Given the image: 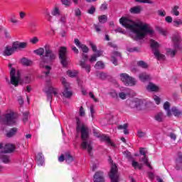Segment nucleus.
I'll return each mask as SVG.
<instances>
[{
  "label": "nucleus",
  "mask_w": 182,
  "mask_h": 182,
  "mask_svg": "<svg viewBox=\"0 0 182 182\" xmlns=\"http://www.w3.org/2000/svg\"><path fill=\"white\" fill-rule=\"evenodd\" d=\"M119 23L130 31L131 38L135 39V41L144 39L147 35H149V36L154 35V31L150 25L140 21L134 22L129 18L122 17L119 19Z\"/></svg>",
  "instance_id": "nucleus-1"
},
{
  "label": "nucleus",
  "mask_w": 182,
  "mask_h": 182,
  "mask_svg": "<svg viewBox=\"0 0 182 182\" xmlns=\"http://www.w3.org/2000/svg\"><path fill=\"white\" fill-rule=\"evenodd\" d=\"M36 55L40 56V60L38 61L39 66L42 69H44V74L46 76H49L50 70H52V67L50 65L53 63L58 56V52L52 50V48L49 44H47L43 48H40L34 50Z\"/></svg>",
  "instance_id": "nucleus-2"
},
{
  "label": "nucleus",
  "mask_w": 182,
  "mask_h": 182,
  "mask_svg": "<svg viewBox=\"0 0 182 182\" xmlns=\"http://www.w3.org/2000/svg\"><path fill=\"white\" fill-rule=\"evenodd\" d=\"M76 130L77 133H81V139L82 141L81 143V147L82 150H87L89 154H91L93 148L92 147V141L89 139V133H90V131L87 126L82 124L79 118H76Z\"/></svg>",
  "instance_id": "nucleus-3"
},
{
  "label": "nucleus",
  "mask_w": 182,
  "mask_h": 182,
  "mask_svg": "<svg viewBox=\"0 0 182 182\" xmlns=\"http://www.w3.org/2000/svg\"><path fill=\"white\" fill-rule=\"evenodd\" d=\"M172 43L173 45V48H175V50H173L171 48H168L166 53L167 55H170V56H176V53L177 50H181V46H180V43H181V35H180L179 33H175L172 36Z\"/></svg>",
  "instance_id": "nucleus-4"
},
{
  "label": "nucleus",
  "mask_w": 182,
  "mask_h": 182,
  "mask_svg": "<svg viewBox=\"0 0 182 182\" xmlns=\"http://www.w3.org/2000/svg\"><path fill=\"white\" fill-rule=\"evenodd\" d=\"M150 44L153 50V53L154 56L156 58V59H158V60H164V59H166V55H164V54L160 53V51H159V48H160V44H159L157 41L153 39L150 41Z\"/></svg>",
  "instance_id": "nucleus-5"
},
{
  "label": "nucleus",
  "mask_w": 182,
  "mask_h": 182,
  "mask_svg": "<svg viewBox=\"0 0 182 182\" xmlns=\"http://www.w3.org/2000/svg\"><path fill=\"white\" fill-rule=\"evenodd\" d=\"M61 83L64 87V90L62 92L61 96L63 97H65L66 99H70L73 95V92L70 90V84L67 82L66 78L62 77L61 78Z\"/></svg>",
  "instance_id": "nucleus-6"
},
{
  "label": "nucleus",
  "mask_w": 182,
  "mask_h": 182,
  "mask_svg": "<svg viewBox=\"0 0 182 182\" xmlns=\"http://www.w3.org/2000/svg\"><path fill=\"white\" fill-rule=\"evenodd\" d=\"M47 90V99L50 102V105L52 103V93L55 97H59V94L58 93V89L53 87L52 82L48 81L46 83Z\"/></svg>",
  "instance_id": "nucleus-7"
},
{
  "label": "nucleus",
  "mask_w": 182,
  "mask_h": 182,
  "mask_svg": "<svg viewBox=\"0 0 182 182\" xmlns=\"http://www.w3.org/2000/svg\"><path fill=\"white\" fill-rule=\"evenodd\" d=\"M68 49L66 48V47L60 48L59 59L63 68H66L68 66V63H69V59L68 58V55H66Z\"/></svg>",
  "instance_id": "nucleus-8"
},
{
  "label": "nucleus",
  "mask_w": 182,
  "mask_h": 182,
  "mask_svg": "<svg viewBox=\"0 0 182 182\" xmlns=\"http://www.w3.org/2000/svg\"><path fill=\"white\" fill-rule=\"evenodd\" d=\"M120 79L122 82H123V83L125 85V86H134L136 82V79L130 77L126 73H121Z\"/></svg>",
  "instance_id": "nucleus-9"
},
{
  "label": "nucleus",
  "mask_w": 182,
  "mask_h": 182,
  "mask_svg": "<svg viewBox=\"0 0 182 182\" xmlns=\"http://www.w3.org/2000/svg\"><path fill=\"white\" fill-rule=\"evenodd\" d=\"M93 132L95 137H98V139H100L101 141H105L107 144H108L109 146H111L112 149H114V147H116V145L113 142H112V140H110V138L108 136L99 134L96 132V131L95 130H93Z\"/></svg>",
  "instance_id": "nucleus-10"
},
{
  "label": "nucleus",
  "mask_w": 182,
  "mask_h": 182,
  "mask_svg": "<svg viewBox=\"0 0 182 182\" xmlns=\"http://www.w3.org/2000/svg\"><path fill=\"white\" fill-rule=\"evenodd\" d=\"M109 178L112 182H119V174H117V166L113 164L111 166Z\"/></svg>",
  "instance_id": "nucleus-11"
},
{
  "label": "nucleus",
  "mask_w": 182,
  "mask_h": 182,
  "mask_svg": "<svg viewBox=\"0 0 182 182\" xmlns=\"http://www.w3.org/2000/svg\"><path fill=\"white\" fill-rule=\"evenodd\" d=\"M10 76L11 84L14 85V86H18L19 84V73H18L16 75V70L15 68H11L10 71Z\"/></svg>",
  "instance_id": "nucleus-12"
},
{
  "label": "nucleus",
  "mask_w": 182,
  "mask_h": 182,
  "mask_svg": "<svg viewBox=\"0 0 182 182\" xmlns=\"http://www.w3.org/2000/svg\"><path fill=\"white\" fill-rule=\"evenodd\" d=\"M16 146L12 144H7L4 146V144H0V153H12L15 151Z\"/></svg>",
  "instance_id": "nucleus-13"
},
{
  "label": "nucleus",
  "mask_w": 182,
  "mask_h": 182,
  "mask_svg": "<svg viewBox=\"0 0 182 182\" xmlns=\"http://www.w3.org/2000/svg\"><path fill=\"white\" fill-rule=\"evenodd\" d=\"M82 60L80 61V66L82 68V69H85L87 73H90V65L86 64L85 63L87 60V55L82 54Z\"/></svg>",
  "instance_id": "nucleus-14"
},
{
  "label": "nucleus",
  "mask_w": 182,
  "mask_h": 182,
  "mask_svg": "<svg viewBox=\"0 0 182 182\" xmlns=\"http://www.w3.org/2000/svg\"><path fill=\"white\" fill-rule=\"evenodd\" d=\"M143 101L139 98H134L132 100H128L127 104L129 107L132 109H134V107H139V106H141Z\"/></svg>",
  "instance_id": "nucleus-15"
},
{
  "label": "nucleus",
  "mask_w": 182,
  "mask_h": 182,
  "mask_svg": "<svg viewBox=\"0 0 182 182\" xmlns=\"http://www.w3.org/2000/svg\"><path fill=\"white\" fill-rule=\"evenodd\" d=\"M74 43L76 45V46H77V48H80V49L82 50L84 53H87V52H89V48H87V46H86V45L85 44L80 43V41H79V39L75 38L74 40Z\"/></svg>",
  "instance_id": "nucleus-16"
},
{
  "label": "nucleus",
  "mask_w": 182,
  "mask_h": 182,
  "mask_svg": "<svg viewBox=\"0 0 182 182\" xmlns=\"http://www.w3.org/2000/svg\"><path fill=\"white\" fill-rule=\"evenodd\" d=\"M16 48L14 47V43L12 46H6L4 50V56H11L14 53V52H16Z\"/></svg>",
  "instance_id": "nucleus-17"
},
{
  "label": "nucleus",
  "mask_w": 182,
  "mask_h": 182,
  "mask_svg": "<svg viewBox=\"0 0 182 182\" xmlns=\"http://www.w3.org/2000/svg\"><path fill=\"white\" fill-rule=\"evenodd\" d=\"M121 57H122V55L120 54V53L117 51H114L111 56V60L113 65H114L115 66H117V59L120 58Z\"/></svg>",
  "instance_id": "nucleus-18"
},
{
  "label": "nucleus",
  "mask_w": 182,
  "mask_h": 182,
  "mask_svg": "<svg viewBox=\"0 0 182 182\" xmlns=\"http://www.w3.org/2000/svg\"><path fill=\"white\" fill-rule=\"evenodd\" d=\"M94 182H105L103 172L99 171L94 175Z\"/></svg>",
  "instance_id": "nucleus-19"
},
{
  "label": "nucleus",
  "mask_w": 182,
  "mask_h": 182,
  "mask_svg": "<svg viewBox=\"0 0 182 182\" xmlns=\"http://www.w3.org/2000/svg\"><path fill=\"white\" fill-rule=\"evenodd\" d=\"M36 160L38 166H43V164L45 163V158L43 157L42 153H38L36 154Z\"/></svg>",
  "instance_id": "nucleus-20"
},
{
  "label": "nucleus",
  "mask_w": 182,
  "mask_h": 182,
  "mask_svg": "<svg viewBox=\"0 0 182 182\" xmlns=\"http://www.w3.org/2000/svg\"><path fill=\"white\" fill-rule=\"evenodd\" d=\"M14 48L16 49H25L28 46V43L25 42H21V43H18V42H14Z\"/></svg>",
  "instance_id": "nucleus-21"
},
{
  "label": "nucleus",
  "mask_w": 182,
  "mask_h": 182,
  "mask_svg": "<svg viewBox=\"0 0 182 182\" xmlns=\"http://www.w3.org/2000/svg\"><path fill=\"white\" fill-rule=\"evenodd\" d=\"M171 113H172V114L176 117H180L182 114V110L176 107H173L171 109Z\"/></svg>",
  "instance_id": "nucleus-22"
},
{
  "label": "nucleus",
  "mask_w": 182,
  "mask_h": 182,
  "mask_svg": "<svg viewBox=\"0 0 182 182\" xmlns=\"http://www.w3.org/2000/svg\"><path fill=\"white\" fill-rule=\"evenodd\" d=\"M0 160H1V161L5 164H8V163L11 161L9 156L4 152H0Z\"/></svg>",
  "instance_id": "nucleus-23"
},
{
  "label": "nucleus",
  "mask_w": 182,
  "mask_h": 182,
  "mask_svg": "<svg viewBox=\"0 0 182 182\" xmlns=\"http://www.w3.org/2000/svg\"><path fill=\"white\" fill-rule=\"evenodd\" d=\"M139 79L141 82H147L150 80V75L146 73H141L139 75Z\"/></svg>",
  "instance_id": "nucleus-24"
},
{
  "label": "nucleus",
  "mask_w": 182,
  "mask_h": 182,
  "mask_svg": "<svg viewBox=\"0 0 182 182\" xmlns=\"http://www.w3.org/2000/svg\"><path fill=\"white\" fill-rule=\"evenodd\" d=\"M146 90L149 92H159V86L153 84L152 82H149L146 87Z\"/></svg>",
  "instance_id": "nucleus-25"
},
{
  "label": "nucleus",
  "mask_w": 182,
  "mask_h": 182,
  "mask_svg": "<svg viewBox=\"0 0 182 182\" xmlns=\"http://www.w3.org/2000/svg\"><path fill=\"white\" fill-rule=\"evenodd\" d=\"M129 12L130 14H140V12H141V6H136L132 7L129 9Z\"/></svg>",
  "instance_id": "nucleus-26"
},
{
  "label": "nucleus",
  "mask_w": 182,
  "mask_h": 182,
  "mask_svg": "<svg viewBox=\"0 0 182 182\" xmlns=\"http://www.w3.org/2000/svg\"><path fill=\"white\" fill-rule=\"evenodd\" d=\"M51 15H53V16H60L62 12L59 9V7L55 6L51 11Z\"/></svg>",
  "instance_id": "nucleus-27"
},
{
  "label": "nucleus",
  "mask_w": 182,
  "mask_h": 182,
  "mask_svg": "<svg viewBox=\"0 0 182 182\" xmlns=\"http://www.w3.org/2000/svg\"><path fill=\"white\" fill-rule=\"evenodd\" d=\"M17 132H18V128H16V127L11 128L9 131L7 132L6 136L14 137V136L16 134Z\"/></svg>",
  "instance_id": "nucleus-28"
},
{
  "label": "nucleus",
  "mask_w": 182,
  "mask_h": 182,
  "mask_svg": "<svg viewBox=\"0 0 182 182\" xmlns=\"http://www.w3.org/2000/svg\"><path fill=\"white\" fill-rule=\"evenodd\" d=\"M129 127V124H124L122 125H119L117 127L118 130H124V133L125 134H129V130L127 128Z\"/></svg>",
  "instance_id": "nucleus-29"
},
{
  "label": "nucleus",
  "mask_w": 182,
  "mask_h": 182,
  "mask_svg": "<svg viewBox=\"0 0 182 182\" xmlns=\"http://www.w3.org/2000/svg\"><path fill=\"white\" fill-rule=\"evenodd\" d=\"M164 109L166 110L168 116H171V110H170V102H166L164 105Z\"/></svg>",
  "instance_id": "nucleus-30"
},
{
  "label": "nucleus",
  "mask_w": 182,
  "mask_h": 182,
  "mask_svg": "<svg viewBox=\"0 0 182 182\" xmlns=\"http://www.w3.org/2000/svg\"><path fill=\"white\" fill-rule=\"evenodd\" d=\"M127 92H119V97L120 99H122V100H124V99H126V96H127V95H129V92H130V89L129 88H125L124 90Z\"/></svg>",
  "instance_id": "nucleus-31"
},
{
  "label": "nucleus",
  "mask_w": 182,
  "mask_h": 182,
  "mask_svg": "<svg viewBox=\"0 0 182 182\" xmlns=\"http://www.w3.org/2000/svg\"><path fill=\"white\" fill-rule=\"evenodd\" d=\"M78 72L76 71V70H68L67 71V75L68 76H69L70 77H76V76H77L78 75Z\"/></svg>",
  "instance_id": "nucleus-32"
},
{
  "label": "nucleus",
  "mask_w": 182,
  "mask_h": 182,
  "mask_svg": "<svg viewBox=\"0 0 182 182\" xmlns=\"http://www.w3.org/2000/svg\"><path fill=\"white\" fill-rule=\"evenodd\" d=\"M65 161L68 164H70V163L73 161V157L70 156V154L69 152H67L65 154Z\"/></svg>",
  "instance_id": "nucleus-33"
},
{
  "label": "nucleus",
  "mask_w": 182,
  "mask_h": 182,
  "mask_svg": "<svg viewBox=\"0 0 182 182\" xmlns=\"http://www.w3.org/2000/svg\"><path fill=\"white\" fill-rule=\"evenodd\" d=\"M164 119V114L163 112H159L155 115V120L156 122H163V119Z\"/></svg>",
  "instance_id": "nucleus-34"
},
{
  "label": "nucleus",
  "mask_w": 182,
  "mask_h": 182,
  "mask_svg": "<svg viewBox=\"0 0 182 182\" xmlns=\"http://www.w3.org/2000/svg\"><path fill=\"white\" fill-rule=\"evenodd\" d=\"M132 167H134V168H139V170H141V168H143V164H139L136 161H132Z\"/></svg>",
  "instance_id": "nucleus-35"
},
{
  "label": "nucleus",
  "mask_w": 182,
  "mask_h": 182,
  "mask_svg": "<svg viewBox=\"0 0 182 182\" xmlns=\"http://www.w3.org/2000/svg\"><path fill=\"white\" fill-rule=\"evenodd\" d=\"M21 63L24 66H31V65H32V61H31L28 58H23L21 59Z\"/></svg>",
  "instance_id": "nucleus-36"
},
{
  "label": "nucleus",
  "mask_w": 182,
  "mask_h": 182,
  "mask_svg": "<svg viewBox=\"0 0 182 182\" xmlns=\"http://www.w3.org/2000/svg\"><path fill=\"white\" fill-rule=\"evenodd\" d=\"M98 19L100 23H105V22H107V16L106 15L100 16L98 17Z\"/></svg>",
  "instance_id": "nucleus-37"
},
{
  "label": "nucleus",
  "mask_w": 182,
  "mask_h": 182,
  "mask_svg": "<svg viewBox=\"0 0 182 182\" xmlns=\"http://www.w3.org/2000/svg\"><path fill=\"white\" fill-rule=\"evenodd\" d=\"M141 161H143V163H144V164H146L147 167H149L151 170V168H153V167H151V165H150V163H149V159H147V157L146 156H144Z\"/></svg>",
  "instance_id": "nucleus-38"
},
{
  "label": "nucleus",
  "mask_w": 182,
  "mask_h": 182,
  "mask_svg": "<svg viewBox=\"0 0 182 182\" xmlns=\"http://www.w3.org/2000/svg\"><path fill=\"white\" fill-rule=\"evenodd\" d=\"M95 69H103L105 64L102 61H98L95 65Z\"/></svg>",
  "instance_id": "nucleus-39"
},
{
  "label": "nucleus",
  "mask_w": 182,
  "mask_h": 182,
  "mask_svg": "<svg viewBox=\"0 0 182 182\" xmlns=\"http://www.w3.org/2000/svg\"><path fill=\"white\" fill-rule=\"evenodd\" d=\"M135 2H138L139 4H149L151 5L154 4L151 0H135Z\"/></svg>",
  "instance_id": "nucleus-40"
},
{
  "label": "nucleus",
  "mask_w": 182,
  "mask_h": 182,
  "mask_svg": "<svg viewBox=\"0 0 182 182\" xmlns=\"http://www.w3.org/2000/svg\"><path fill=\"white\" fill-rule=\"evenodd\" d=\"M9 21L11 23H18L19 22V21L16 19V16H15V14L11 15Z\"/></svg>",
  "instance_id": "nucleus-41"
},
{
  "label": "nucleus",
  "mask_w": 182,
  "mask_h": 182,
  "mask_svg": "<svg viewBox=\"0 0 182 182\" xmlns=\"http://www.w3.org/2000/svg\"><path fill=\"white\" fill-rule=\"evenodd\" d=\"M173 26H176V28H178L180 25H182V21L181 19L174 20L173 21Z\"/></svg>",
  "instance_id": "nucleus-42"
},
{
  "label": "nucleus",
  "mask_w": 182,
  "mask_h": 182,
  "mask_svg": "<svg viewBox=\"0 0 182 182\" xmlns=\"http://www.w3.org/2000/svg\"><path fill=\"white\" fill-rule=\"evenodd\" d=\"M137 65H138V66H139L140 68H143L144 69H146L148 66L147 63H146V62L142 61V60L139 61L137 63Z\"/></svg>",
  "instance_id": "nucleus-43"
},
{
  "label": "nucleus",
  "mask_w": 182,
  "mask_h": 182,
  "mask_svg": "<svg viewBox=\"0 0 182 182\" xmlns=\"http://www.w3.org/2000/svg\"><path fill=\"white\" fill-rule=\"evenodd\" d=\"M178 6H175L172 9V13L176 16H178V15H180V13L178 12Z\"/></svg>",
  "instance_id": "nucleus-44"
},
{
  "label": "nucleus",
  "mask_w": 182,
  "mask_h": 182,
  "mask_svg": "<svg viewBox=\"0 0 182 182\" xmlns=\"http://www.w3.org/2000/svg\"><path fill=\"white\" fill-rule=\"evenodd\" d=\"M75 12V16H77V18H80V16H82V11H80V9H75L74 10Z\"/></svg>",
  "instance_id": "nucleus-45"
},
{
  "label": "nucleus",
  "mask_w": 182,
  "mask_h": 182,
  "mask_svg": "<svg viewBox=\"0 0 182 182\" xmlns=\"http://www.w3.org/2000/svg\"><path fill=\"white\" fill-rule=\"evenodd\" d=\"M18 14H19V18L21 20H23L25 19V18H26V12L25 11H19Z\"/></svg>",
  "instance_id": "nucleus-46"
},
{
  "label": "nucleus",
  "mask_w": 182,
  "mask_h": 182,
  "mask_svg": "<svg viewBox=\"0 0 182 182\" xmlns=\"http://www.w3.org/2000/svg\"><path fill=\"white\" fill-rule=\"evenodd\" d=\"M89 45L92 49L93 52H96L97 50V47L96 46V45H95V43H93V42L89 41Z\"/></svg>",
  "instance_id": "nucleus-47"
},
{
  "label": "nucleus",
  "mask_w": 182,
  "mask_h": 182,
  "mask_svg": "<svg viewBox=\"0 0 182 182\" xmlns=\"http://www.w3.org/2000/svg\"><path fill=\"white\" fill-rule=\"evenodd\" d=\"M158 31L159 33H161V35H163L164 36H167V31L164 28H159Z\"/></svg>",
  "instance_id": "nucleus-48"
},
{
  "label": "nucleus",
  "mask_w": 182,
  "mask_h": 182,
  "mask_svg": "<svg viewBox=\"0 0 182 182\" xmlns=\"http://www.w3.org/2000/svg\"><path fill=\"white\" fill-rule=\"evenodd\" d=\"M98 77H100V79H106L107 74L105 73H100L97 75Z\"/></svg>",
  "instance_id": "nucleus-49"
},
{
  "label": "nucleus",
  "mask_w": 182,
  "mask_h": 182,
  "mask_svg": "<svg viewBox=\"0 0 182 182\" xmlns=\"http://www.w3.org/2000/svg\"><path fill=\"white\" fill-rule=\"evenodd\" d=\"M61 2L63 4V5H65V6H70V5L72 4L70 0H61Z\"/></svg>",
  "instance_id": "nucleus-50"
},
{
  "label": "nucleus",
  "mask_w": 182,
  "mask_h": 182,
  "mask_svg": "<svg viewBox=\"0 0 182 182\" xmlns=\"http://www.w3.org/2000/svg\"><path fill=\"white\" fill-rule=\"evenodd\" d=\"M96 11V8L95 6H92L90 9L87 11V13L90 14V15H93Z\"/></svg>",
  "instance_id": "nucleus-51"
},
{
  "label": "nucleus",
  "mask_w": 182,
  "mask_h": 182,
  "mask_svg": "<svg viewBox=\"0 0 182 182\" xmlns=\"http://www.w3.org/2000/svg\"><path fill=\"white\" fill-rule=\"evenodd\" d=\"M95 53L94 55H95V56L97 58H100V56H102L103 55V51L102 50H96V52H94Z\"/></svg>",
  "instance_id": "nucleus-52"
},
{
  "label": "nucleus",
  "mask_w": 182,
  "mask_h": 182,
  "mask_svg": "<svg viewBox=\"0 0 182 182\" xmlns=\"http://www.w3.org/2000/svg\"><path fill=\"white\" fill-rule=\"evenodd\" d=\"M30 41L31 42V43L35 45L36 43H38L39 42V38H38V37H33L30 40Z\"/></svg>",
  "instance_id": "nucleus-53"
},
{
  "label": "nucleus",
  "mask_w": 182,
  "mask_h": 182,
  "mask_svg": "<svg viewBox=\"0 0 182 182\" xmlns=\"http://www.w3.org/2000/svg\"><path fill=\"white\" fill-rule=\"evenodd\" d=\"M138 137H144L146 136V132H143L141 130H139L137 132Z\"/></svg>",
  "instance_id": "nucleus-54"
},
{
  "label": "nucleus",
  "mask_w": 182,
  "mask_h": 182,
  "mask_svg": "<svg viewBox=\"0 0 182 182\" xmlns=\"http://www.w3.org/2000/svg\"><path fill=\"white\" fill-rule=\"evenodd\" d=\"M90 110L91 117L92 118L95 117V107L93 105H91L90 107Z\"/></svg>",
  "instance_id": "nucleus-55"
},
{
  "label": "nucleus",
  "mask_w": 182,
  "mask_h": 182,
  "mask_svg": "<svg viewBox=\"0 0 182 182\" xmlns=\"http://www.w3.org/2000/svg\"><path fill=\"white\" fill-rule=\"evenodd\" d=\"M66 19H68V16H63L60 17V21L61 22V23H66Z\"/></svg>",
  "instance_id": "nucleus-56"
},
{
  "label": "nucleus",
  "mask_w": 182,
  "mask_h": 182,
  "mask_svg": "<svg viewBox=\"0 0 182 182\" xmlns=\"http://www.w3.org/2000/svg\"><path fill=\"white\" fill-rule=\"evenodd\" d=\"M79 114L81 117H84V116H85V109H83V107H80Z\"/></svg>",
  "instance_id": "nucleus-57"
},
{
  "label": "nucleus",
  "mask_w": 182,
  "mask_h": 182,
  "mask_svg": "<svg viewBox=\"0 0 182 182\" xmlns=\"http://www.w3.org/2000/svg\"><path fill=\"white\" fill-rule=\"evenodd\" d=\"M153 99L156 102V105H160V102H161L160 97H157V95H154L153 97Z\"/></svg>",
  "instance_id": "nucleus-58"
},
{
  "label": "nucleus",
  "mask_w": 182,
  "mask_h": 182,
  "mask_svg": "<svg viewBox=\"0 0 182 182\" xmlns=\"http://www.w3.org/2000/svg\"><path fill=\"white\" fill-rule=\"evenodd\" d=\"M97 59V57L96 56V55L94 54L90 58V62L91 63H93V62H96Z\"/></svg>",
  "instance_id": "nucleus-59"
},
{
  "label": "nucleus",
  "mask_w": 182,
  "mask_h": 182,
  "mask_svg": "<svg viewBox=\"0 0 182 182\" xmlns=\"http://www.w3.org/2000/svg\"><path fill=\"white\" fill-rule=\"evenodd\" d=\"M115 32H119V33H123L124 35H126V31H123V29L120 27L115 29Z\"/></svg>",
  "instance_id": "nucleus-60"
},
{
  "label": "nucleus",
  "mask_w": 182,
  "mask_h": 182,
  "mask_svg": "<svg viewBox=\"0 0 182 182\" xmlns=\"http://www.w3.org/2000/svg\"><path fill=\"white\" fill-rule=\"evenodd\" d=\"M158 15H159V16H166V11L164 10H159Z\"/></svg>",
  "instance_id": "nucleus-61"
},
{
  "label": "nucleus",
  "mask_w": 182,
  "mask_h": 182,
  "mask_svg": "<svg viewBox=\"0 0 182 182\" xmlns=\"http://www.w3.org/2000/svg\"><path fill=\"white\" fill-rule=\"evenodd\" d=\"M100 9L101 11H106V9H107V4L106 3L102 4L100 6Z\"/></svg>",
  "instance_id": "nucleus-62"
},
{
  "label": "nucleus",
  "mask_w": 182,
  "mask_h": 182,
  "mask_svg": "<svg viewBox=\"0 0 182 182\" xmlns=\"http://www.w3.org/2000/svg\"><path fill=\"white\" fill-rule=\"evenodd\" d=\"M110 95L112 96V97L116 98L117 97V92L115 90H112L110 92Z\"/></svg>",
  "instance_id": "nucleus-63"
},
{
  "label": "nucleus",
  "mask_w": 182,
  "mask_h": 182,
  "mask_svg": "<svg viewBox=\"0 0 182 182\" xmlns=\"http://www.w3.org/2000/svg\"><path fill=\"white\" fill-rule=\"evenodd\" d=\"M139 153L140 154H141V156H146V149L141 148L139 150Z\"/></svg>",
  "instance_id": "nucleus-64"
}]
</instances>
